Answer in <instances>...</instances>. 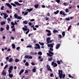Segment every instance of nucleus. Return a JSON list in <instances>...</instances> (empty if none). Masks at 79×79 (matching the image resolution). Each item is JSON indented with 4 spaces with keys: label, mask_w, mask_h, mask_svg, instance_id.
Here are the masks:
<instances>
[{
    "label": "nucleus",
    "mask_w": 79,
    "mask_h": 79,
    "mask_svg": "<svg viewBox=\"0 0 79 79\" xmlns=\"http://www.w3.org/2000/svg\"><path fill=\"white\" fill-rule=\"evenodd\" d=\"M48 52L49 53V54L51 55H54V54H53V52H52L50 51H49Z\"/></svg>",
    "instance_id": "24"
},
{
    "label": "nucleus",
    "mask_w": 79,
    "mask_h": 79,
    "mask_svg": "<svg viewBox=\"0 0 79 79\" xmlns=\"http://www.w3.org/2000/svg\"><path fill=\"white\" fill-rule=\"evenodd\" d=\"M58 13H59V10H57L56 12H54V13L55 15H57V14H58Z\"/></svg>",
    "instance_id": "26"
},
{
    "label": "nucleus",
    "mask_w": 79,
    "mask_h": 79,
    "mask_svg": "<svg viewBox=\"0 0 79 79\" xmlns=\"http://www.w3.org/2000/svg\"><path fill=\"white\" fill-rule=\"evenodd\" d=\"M53 33H56V32H58V31L56 30H53Z\"/></svg>",
    "instance_id": "29"
},
{
    "label": "nucleus",
    "mask_w": 79,
    "mask_h": 79,
    "mask_svg": "<svg viewBox=\"0 0 79 79\" xmlns=\"http://www.w3.org/2000/svg\"><path fill=\"white\" fill-rule=\"evenodd\" d=\"M24 69H22L20 71V73H19V75H21V74H22L24 72Z\"/></svg>",
    "instance_id": "17"
},
{
    "label": "nucleus",
    "mask_w": 79,
    "mask_h": 79,
    "mask_svg": "<svg viewBox=\"0 0 79 79\" xmlns=\"http://www.w3.org/2000/svg\"><path fill=\"white\" fill-rule=\"evenodd\" d=\"M57 63L58 64H61V62H60V61L59 60H57Z\"/></svg>",
    "instance_id": "38"
},
{
    "label": "nucleus",
    "mask_w": 79,
    "mask_h": 79,
    "mask_svg": "<svg viewBox=\"0 0 79 79\" xmlns=\"http://www.w3.org/2000/svg\"><path fill=\"white\" fill-rule=\"evenodd\" d=\"M34 6L35 8H37L39 7V4L35 5H34Z\"/></svg>",
    "instance_id": "25"
},
{
    "label": "nucleus",
    "mask_w": 79,
    "mask_h": 79,
    "mask_svg": "<svg viewBox=\"0 0 79 79\" xmlns=\"http://www.w3.org/2000/svg\"><path fill=\"white\" fill-rule=\"evenodd\" d=\"M48 46L51 47V48H53V44H48Z\"/></svg>",
    "instance_id": "13"
},
{
    "label": "nucleus",
    "mask_w": 79,
    "mask_h": 79,
    "mask_svg": "<svg viewBox=\"0 0 79 79\" xmlns=\"http://www.w3.org/2000/svg\"><path fill=\"white\" fill-rule=\"evenodd\" d=\"M65 76H66V75L65 74L63 75V78L64 79V77H65Z\"/></svg>",
    "instance_id": "62"
},
{
    "label": "nucleus",
    "mask_w": 79,
    "mask_h": 79,
    "mask_svg": "<svg viewBox=\"0 0 79 79\" xmlns=\"http://www.w3.org/2000/svg\"><path fill=\"white\" fill-rule=\"evenodd\" d=\"M69 11V10H68V9H65V12L66 13H68V12Z\"/></svg>",
    "instance_id": "47"
},
{
    "label": "nucleus",
    "mask_w": 79,
    "mask_h": 79,
    "mask_svg": "<svg viewBox=\"0 0 79 79\" xmlns=\"http://www.w3.org/2000/svg\"><path fill=\"white\" fill-rule=\"evenodd\" d=\"M35 45L36 46V47H37L38 48V49H40V45H39V44H36Z\"/></svg>",
    "instance_id": "20"
},
{
    "label": "nucleus",
    "mask_w": 79,
    "mask_h": 79,
    "mask_svg": "<svg viewBox=\"0 0 79 79\" xmlns=\"http://www.w3.org/2000/svg\"><path fill=\"white\" fill-rule=\"evenodd\" d=\"M59 75V77L60 79H61V78L63 77V73Z\"/></svg>",
    "instance_id": "28"
},
{
    "label": "nucleus",
    "mask_w": 79,
    "mask_h": 79,
    "mask_svg": "<svg viewBox=\"0 0 79 79\" xmlns=\"http://www.w3.org/2000/svg\"><path fill=\"white\" fill-rule=\"evenodd\" d=\"M51 35H52V33H48L47 34V35H48V36H50Z\"/></svg>",
    "instance_id": "45"
},
{
    "label": "nucleus",
    "mask_w": 79,
    "mask_h": 79,
    "mask_svg": "<svg viewBox=\"0 0 79 79\" xmlns=\"http://www.w3.org/2000/svg\"><path fill=\"white\" fill-rule=\"evenodd\" d=\"M3 30H4V29H3V28H2V27L1 28V30H0V31H1V32H2L3 31Z\"/></svg>",
    "instance_id": "46"
},
{
    "label": "nucleus",
    "mask_w": 79,
    "mask_h": 79,
    "mask_svg": "<svg viewBox=\"0 0 79 79\" xmlns=\"http://www.w3.org/2000/svg\"><path fill=\"white\" fill-rule=\"evenodd\" d=\"M9 76L10 77V78H12L13 77V74H11L10 73H9Z\"/></svg>",
    "instance_id": "16"
},
{
    "label": "nucleus",
    "mask_w": 79,
    "mask_h": 79,
    "mask_svg": "<svg viewBox=\"0 0 79 79\" xmlns=\"http://www.w3.org/2000/svg\"><path fill=\"white\" fill-rule=\"evenodd\" d=\"M13 66H12L9 67L8 71L9 73H11V72H12V70H13Z\"/></svg>",
    "instance_id": "2"
},
{
    "label": "nucleus",
    "mask_w": 79,
    "mask_h": 79,
    "mask_svg": "<svg viewBox=\"0 0 79 79\" xmlns=\"http://www.w3.org/2000/svg\"><path fill=\"white\" fill-rule=\"evenodd\" d=\"M32 10H33V8H32L31 9H27V11H29V12H31V11H32Z\"/></svg>",
    "instance_id": "12"
},
{
    "label": "nucleus",
    "mask_w": 79,
    "mask_h": 79,
    "mask_svg": "<svg viewBox=\"0 0 79 79\" xmlns=\"http://www.w3.org/2000/svg\"><path fill=\"white\" fill-rule=\"evenodd\" d=\"M11 5H12V6H16V5H15V4L13 3H11Z\"/></svg>",
    "instance_id": "41"
},
{
    "label": "nucleus",
    "mask_w": 79,
    "mask_h": 79,
    "mask_svg": "<svg viewBox=\"0 0 79 79\" xmlns=\"http://www.w3.org/2000/svg\"><path fill=\"white\" fill-rule=\"evenodd\" d=\"M28 24L30 26H31L32 25V23L31 22H29L28 23Z\"/></svg>",
    "instance_id": "61"
},
{
    "label": "nucleus",
    "mask_w": 79,
    "mask_h": 79,
    "mask_svg": "<svg viewBox=\"0 0 79 79\" xmlns=\"http://www.w3.org/2000/svg\"><path fill=\"white\" fill-rule=\"evenodd\" d=\"M30 55H37V52H31L30 53Z\"/></svg>",
    "instance_id": "11"
},
{
    "label": "nucleus",
    "mask_w": 79,
    "mask_h": 79,
    "mask_svg": "<svg viewBox=\"0 0 79 79\" xmlns=\"http://www.w3.org/2000/svg\"><path fill=\"white\" fill-rule=\"evenodd\" d=\"M29 73V72L28 71V70H26L25 72V74H28V73Z\"/></svg>",
    "instance_id": "43"
},
{
    "label": "nucleus",
    "mask_w": 79,
    "mask_h": 79,
    "mask_svg": "<svg viewBox=\"0 0 79 79\" xmlns=\"http://www.w3.org/2000/svg\"><path fill=\"white\" fill-rule=\"evenodd\" d=\"M14 3L17 6H20V5H21V4H20L18 2H15Z\"/></svg>",
    "instance_id": "8"
},
{
    "label": "nucleus",
    "mask_w": 79,
    "mask_h": 79,
    "mask_svg": "<svg viewBox=\"0 0 79 79\" xmlns=\"http://www.w3.org/2000/svg\"><path fill=\"white\" fill-rule=\"evenodd\" d=\"M31 64H32V65H33V66H34V65H35V64L34 62H32L31 63Z\"/></svg>",
    "instance_id": "63"
},
{
    "label": "nucleus",
    "mask_w": 79,
    "mask_h": 79,
    "mask_svg": "<svg viewBox=\"0 0 79 79\" xmlns=\"http://www.w3.org/2000/svg\"><path fill=\"white\" fill-rule=\"evenodd\" d=\"M35 21V19H31L30 20V22H32L33 21Z\"/></svg>",
    "instance_id": "55"
},
{
    "label": "nucleus",
    "mask_w": 79,
    "mask_h": 79,
    "mask_svg": "<svg viewBox=\"0 0 79 79\" xmlns=\"http://www.w3.org/2000/svg\"><path fill=\"white\" fill-rule=\"evenodd\" d=\"M4 18H5V19H6V17H8V16H6V14H4Z\"/></svg>",
    "instance_id": "40"
},
{
    "label": "nucleus",
    "mask_w": 79,
    "mask_h": 79,
    "mask_svg": "<svg viewBox=\"0 0 79 79\" xmlns=\"http://www.w3.org/2000/svg\"><path fill=\"white\" fill-rule=\"evenodd\" d=\"M66 20H67V21H69L70 20V18H65Z\"/></svg>",
    "instance_id": "48"
},
{
    "label": "nucleus",
    "mask_w": 79,
    "mask_h": 79,
    "mask_svg": "<svg viewBox=\"0 0 79 79\" xmlns=\"http://www.w3.org/2000/svg\"><path fill=\"white\" fill-rule=\"evenodd\" d=\"M32 35V33H31V34H29L28 37H31V35Z\"/></svg>",
    "instance_id": "59"
},
{
    "label": "nucleus",
    "mask_w": 79,
    "mask_h": 79,
    "mask_svg": "<svg viewBox=\"0 0 79 79\" xmlns=\"http://www.w3.org/2000/svg\"><path fill=\"white\" fill-rule=\"evenodd\" d=\"M20 47H17L16 48V50H19V49H20Z\"/></svg>",
    "instance_id": "53"
},
{
    "label": "nucleus",
    "mask_w": 79,
    "mask_h": 79,
    "mask_svg": "<svg viewBox=\"0 0 79 79\" xmlns=\"http://www.w3.org/2000/svg\"><path fill=\"white\" fill-rule=\"evenodd\" d=\"M32 71L33 73H35L36 72V69L33 68L32 69Z\"/></svg>",
    "instance_id": "27"
},
{
    "label": "nucleus",
    "mask_w": 79,
    "mask_h": 79,
    "mask_svg": "<svg viewBox=\"0 0 79 79\" xmlns=\"http://www.w3.org/2000/svg\"><path fill=\"white\" fill-rule=\"evenodd\" d=\"M45 18H46V19L47 21L48 19H49V18L47 17H46Z\"/></svg>",
    "instance_id": "57"
},
{
    "label": "nucleus",
    "mask_w": 79,
    "mask_h": 79,
    "mask_svg": "<svg viewBox=\"0 0 79 79\" xmlns=\"http://www.w3.org/2000/svg\"><path fill=\"white\" fill-rule=\"evenodd\" d=\"M46 68L48 71H50L52 72V70L51 69H50V66L49 65H46Z\"/></svg>",
    "instance_id": "3"
},
{
    "label": "nucleus",
    "mask_w": 79,
    "mask_h": 79,
    "mask_svg": "<svg viewBox=\"0 0 79 79\" xmlns=\"http://www.w3.org/2000/svg\"><path fill=\"white\" fill-rule=\"evenodd\" d=\"M58 72H59V75L60 74H63V71L60 70H58Z\"/></svg>",
    "instance_id": "14"
},
{
    "label": "nucleus",
    "mask_w": 79,
    "mask_h": 79,
    "mask_svg": "<svg viewBox=\"0 0 79 79\" xmlns=\"http://www.w3.org/2000/svg\"><path fill=\"white\" fill-rule=\"evenodd\" d=\"M25 58H29V59H32V57L30 55H27L25 56Z\"/></svg>",
    "instance_id": "6"
},
{
    "label": "nucleus",
    "mask_w": 79,
    "mask_h": 79,
    "mask_svg": "<svg viewBox=\"0 0 79 79\" xmlns=\"http://www.w3.org/2000/svg\"><path fill=\"white\" fill-rule=\"evenodd\" d=\"M50 38L48 37L46 39V41L47 42V44H49V43H52V41L53 42V40H51Z\"/></svg>",
    "instance_id": "1"
},
{
    "label": "nucleus",
    "mask_w": 79,
    "mask_h": 79,
    "mask_svg": "<svg viewBox=\"0 0 79 79\" xmlns=\"http://www.w3.org/2000/svg\"><path fill=\"white\" fill-rule=\"evenodd\" d=\"M7 20L8 21H11V19H10V18H8L7 19Z\"/></svg>",
    "instance_id": "54"
},
{
    "label": "nucleus",
    "mask_w": 79,
    "mask_h": 79,
    "mask_svg": "<svg viewBox=\"0 0 79 79\" xmlns=\"http://www.w3.org/2000/svg\"><path fill=\"white\" fill-rule=\"evenodd\" d=\"M13 60H9V62H10V63L12 62L13 61Z\"/></svg>",
    "instance_id": "60"
},
{
    "label": "nucleus",
    "mask_w": 79,
    "mask_h": 79,
    "mask_svg": "<svg viewBox=\"0 0 79 79\" xmlns=\"http://www.w3.org/2000/svg\"><path fill=\"white\" fill-rule=\"evenodd\" d=\"M71 26H69V27L68 29H67V31H69L70 30V29H71Z\"/></svg>",
    "instance_id": "34"
},
{
    "label": "nucleus",
    "mask_w": 79,
    "mask_h": 79,
    "mask_svg": "<svg viewBox=\"0 0 79 79\" xmlns=\"http://www.w3.org/2000/svg\"><path fill=\"white\" fill-rule=\"evenodd\" d=\"M50 50H51V51H52V52H53V48H50Z\"/></svg>",
    "instance_id": "58"
},
{
    "label": "nucleus",
    "mask_w": 79,
    "mask_h": 79,
    "mask_svg": "<svg viewBox=\"0 0 79 79\" xmlns=\"http://www.w3.org/2000/svg\"><path fill=\"white\" fill-rule=\"evenodd\" d=\"M8 64H6V65L5 67L4 68V69H6V68H8Z\"/></svg>",
    "instance_id": "37"
},
{
    "label": "nucleus",
    "mask_w": 79,
    "mask_h": 79,
    "mask_svg": "<svg viewBox=\"0 0 79 79\" xmlns=\"http://www.w3.org/2000/svg\"><path fill=\"white\" fill-rule=\"evenodd\" d=\"M18 61H19V60H15V62H18Z\"/></svg>",
    "instance_id": "64"
},
{
    "label": "nucleus",
    "mask_w": 79,
    "mask_h": 79,
    "mask_svg": "<svg viewBox=\"0 0 79 79\" xmlns=\"http://www.w3.org/2000/svg\"><path fill=\"white\" fill-rule=\"evenodd\" d=\"M56 1L57 2V3H60V0H56Z\"/></svg>",
    "instance_id": "51"
},
{
    "label": "nucleus",
    "mask_w": 79,
    "mask_h": 79,
    "mask_svg": "<svg viewBox=\"0 0 79 79\" xmlns=\"http://www.w3.org/2000/svg\"><path fill=\"white\" fill-rule=\"evenodd\" d=\"M17 19H22V17H21L18 16Z\"/></svg>",
    "instance_id": "36"
},
{
    "label": "nucleus",
    "mask_w": 79,
    "mask_h": 79,
    "mask_svg": "<svg viewBox=\"0 0 79 79\" xmlns=\"http://www.w3.org/2000/svg\"><path fill=\"white\" fill-rule=\"evenodd\" d=\"M3 8H4V6H2L1 8V9L2 10H3Z\"/></svg>",
    "instance_id": "52"
},
{
    "label": "nucleus",
    "mask_w": 79,
    "mask_h": 79,
    "mask_svg": "<svg viewBox=\"0 0 79 79\" xmlns=\"http://www.w3.org/2000/svg\"><path fill=\"white\" fill-rule=\"evenodd\" d=\"M2 74L3 76H5V75L6 74V73L5 72V70H4L2 72Z\"/></svg>",
    "instance_id": "10"
},
{
    "label": "nucleus",
    "mask_w": 79,
    "mask_h": 79,
    "mask_svg": "<svg viewBox=\"0 0 79 79\" xmlns=\"http://www.w3.org/2000/svg\"><path fill=\"white\" fill-rule=\"evenodd\" d=\"M52 66H53L54 68H55V67H56L58 66L57 64L55 63L54 61H53L52 63Z\"/></svg>",
    "instance_id": "5"
},
{
    "label": "nucleus",
    "mask_w": 79,
    "mask_h": 79,
    "mask_svg": "<svg viewBox=\"0 0 79 79\" xmlns=\"http://www.w3.org/2000/svg\"><path fill=\"white\" fill-rule=\"evenodd\" d=\"M9 29H10V26H9V25H6V30H9Z\"/></svg>",
    "instance_id": "21"
},
{
    "label": "nucleus",
    "mask_w": 79,
    "mask_h": 79,
    "mask_svg": "<svg viewBox=\"0 0 79 79\" xmlns=\"http://www.w3.org/2000/svg\"><path fill=\"white\" fill-rule=\"evenodd\" d=\"M6 6H8V7L10 8V9L12 8V6H11V5H10V4L9 3H6Z\"/></svg>",
    "instance_id": "7"
},
{
    "label": "nucleus",
    "mask_w": 79,
    "mask_h": 79,
    "mask_svg": "<svg viewBox=\"0 0 79 79\" xmlns=\"http://www.w3.org/2000/svg\"><path fill=\"white\" fill-rule=\"evenodd\" d=\"M62 35H63V37H64L65 36V32L63 31L62 33Z\"/></svg>",
    "instance_id": "19"
},
{
    "label": "nucleus",
    "mask_w": 79,
    "mask_h": 79,
    "mask_svg": "<svg viewBox=\"0 0 79 79\" xmlns=\"http://www.w3.org/2000/svg\"><path fill=\"white\" fill-rule=\"evenodd\" d=\"M47 54H48V56H52V55L48 53H47Z\"/></svg>",
    "instance_id": "50"
},
{
    "label": "nucleus",
    "mask_w": 79,
    "mask_h": 79,
    "mask_svg": "<svg viewBox=\"0 0 79 79\" xmlns=\"http://www.w3.org/2000/svg\"><path fill=\"white\" fill-rule=\"evenodd\" d=\"M60 47V44H57L56 46V49H58Z\"/></svg>",
    "instance_id": "9"
},
{
    "label": "nucleus",
    "mask_w": 79,
    "mask_h": 79,
    "mask_svg": "<svg viewBox=\"0 0 79 79\" xmlns=\"http://www.w3.org/2000/svg\"><path fill=\"white\" fill-rule=\"evenodd\" d=\"M39 44L40 45H42V46H44V43H41L39 42Z\"/></svg>",
    "instance_id": "22"
},
{
    "label": "nucleus",
    "mask_w": 79,
    "mask_h": 79,
    "mask_svg": "<svg viewBox=\"0 0 79 79\" xmlns=\"http://www.w3.org/2000/svg\"><path fill=\"white\" fill-rule=\"evenodd\" d=\"M11 25H12V26H15V23H14L13 22H12L11 23Z\"/></svg>",
    "instance_id": "56"
},
{
    "label": "nucleus",
    "mask_w": 79,
    "mask_h": 79,
    "mask_svg": "<svg viewBox=\"0 0 79 79\" xmlns=\"http://www.w3.org/2000/svg\"><path fill=\"white\" fill-rule=\"evenodd\" d=\"M29 63L27 62H26L25 64V65L27 66H29Z\"/></svg>",
    "instance_id": "32"
},
{
    "label": "nucleus",
    "mask_w": 79,
    "mask_h": 79,
    "mask_svg": "<svg viewBox=\"0 0 79 79\" xmlns=\"http://www.w3.org/2000/svg\"><path fill=\"white\" fill-rule=\"evenodd\" d=\"M14 16L15 18V19H17V18H18V15L16 14H15L14 15Z\"/></svg>",
    "instance_id": "30"
},
{
    "label": "nucleus",
    "mask_w": 79,
    "mask_h": 79,
    "mask_svg": "<svg viewBox=\"0 0 79 79\" xmlns=\"http://www.w3.org/2000/svg\"><path fill=\"white\" fill-rule=\"evenodd\" d=\"M38 54L39 55H42V53L41 52H38Z\"/></svg>",
    "instance_id": "35"
},
{
    "label": "nucleus",
    "mask_w": 79,
    "mask_h": 79,
    "mask_svg": "<svg viewBox=\"0 0 79 79\" xmlns=\"http://www.w3.org/2000/svg\"><path fill=\"white\" fill-rule=\"evenodd\" d=\"M0 23L1 25H2V26H3L4 24H6V23L5 22L3 21L2 22H0Z\"/></svg>",
    "instance_id": "18"
},
{
    "label": "nucleus",
    "mask_w": 79,
    "mask_h": 79,
    "mask_svg": "<svg viewBox=\"0 0 79 79\" xmlns=\"http://www.w3.org/2000/svg\"><path fill=\"white\" fill-rule=\"evenodd\" d=\"M46 32H48V33H51V31H50L48 30H46Z\"/></svg>",
    "instance_id": "42"
},
{
    "label": "nucleus",
    "mask_w": 79,
    "mask_h": 79,
    "mask_svg": "<svg viewBox=\"0 0 79 79\" xmlns=\"http://www.w3.org/2000/svg\"><path fill=\"white\" fill-rule=\"evenodd\" d=\"M23 23H24V24H27L28 23V21H24L23 22Z\"/></svg>",
    "instance_id": "31"
},
{
    "label": "nucleus",
    "mask_w": 79,
    "mask_h": 79,
    "mask_svg": "<svg viewBox=\"0 0 79 79\" xmlns=\"http://www.w3.org/2000/svg\"><path fill=\"white\" fill-rule=\"evenodd\" d=\"M32 46L31 45H29L26 47L27 48H32Z\"/></svg>",
    "instance_id": "33"
},
{
    "label": "nucleus",
    "mask_w": 79,
    "mask_h": 79,
    "mask_svg": "<svg viewBox=\"0 0 79 79\" xmlns=\"http://www.w3.org/2000/svg\"><path fill=\"white\" fill-rule=\"evenodd\" d=\"M59 37L60 38V39H61V38H63V37L61 36V34H60L59 35Z\"/></svg>",
    "instance_id": "39"
},
{
    "label": "nucleus",
    "mask_w": 79,
    "mask_h": 79,
    "mask_svg": "<svg viewBox=\"0 0 79 79\" xmlns=\"http://www.w3.org/2000/svg\"><path fill=\"white\" fill-rule=\"evenodd\" d=\"M28 14V12H26L24 13V16H26V15H27Z\"/></svg>",
    "instance_id": "44"
},
{
    "label": "nucleus",
    "mask_w": 79,
    "mask_h": 79,
    "mask_svg": "<svg viewBox=\"0 0 79 79\" xmlns=\"http://www.w3.org/2000/svg\"><path fill=\"white\" fill-rule=\"evenodd\" d=\"M24 27H23L22 28L23 30L24 31H27L28 30V28H27V26L26 25H25Z\"/></svg>",
    "instance_id": "4"
},
{
    "label": "nucleus",
    "mask_w": 79,
    "mask_h": 79,
    "mask_svg": "<svg viewBox=\"0 0 79 79\" xmlns=\"http://www.w3.org/2000/svg\"><path fill=\"white\" fill-rule=\"evenodd\" d=\"M29 29L26 32L25 34H28V33H29Z\"/></svg>",
    "instance_id": "49"
},
{
    "label": "nucleus",
    "mask_w": 79,
    "mask_h": 79,
    "mask_svg": "<svg viewBox=\"0 0 79 79\" xmlns=\"http://www.w3.org/2000/svg\"><path fill=\"white\" fill-rule=\"evenodd\" d=\"M60 15H64V16H66V14H64V12H63L62 11H60Z\"/></svg>",
    "instance_id": "15"
},
{
    "label": "nucleus",
    "mask_w": 79,
    "mask_h": 79,
    "mask_svg": "<svg viewBox=\"0 0 79 79\" xmlns=\"http://www.w3.org/2000/svg\"><path fill=\"white\" fill-rule=\"evenodd\" d=\"M12 48L13 49H15V44H12Z\"/></svg>",
    "instance_id": "23"
}]
</instances>
